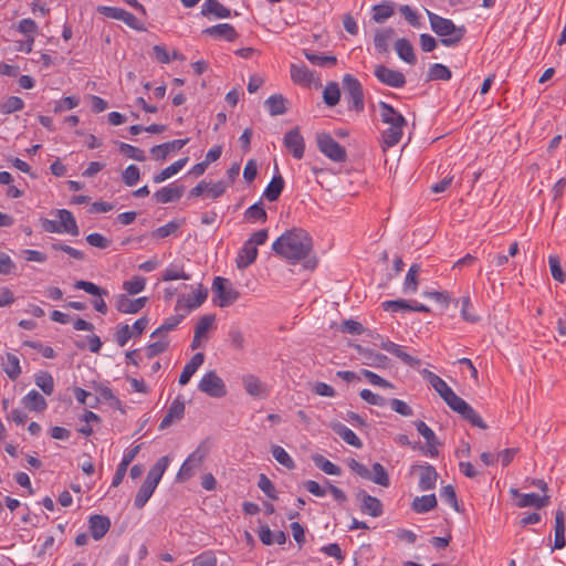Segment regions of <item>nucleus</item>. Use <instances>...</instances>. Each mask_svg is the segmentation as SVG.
Segmentation results:
<instances>
[{"mask_svg":"<svg viewBox=\"0 0 566 566\" xmlns=\"http://www.w3.org/2000/svg\"><path fill=\"white\" fill-rule=\"evenodd\" d=\"M213 303L219 307L232 305L240 296L239 291L232 287L231 283L221 276H216L212 283Z\"/></svg>","mask_w":566,"mask_h":566,"instance_id":"obj_6","label":"nucleus"},{"mask_svg":"<svg viewBox=\"0 0 566 566\" xmlns=\"http://www.w3.org/2000/svg\"><path fill=\"white\" fill-rule=\"evenodd\" d=\"M284 146L296 159H302L305 151L304 138L298 127L289 130L283 138Z\"/></svg>","mask_w":566,"mask_h":566,"instance_id":"obj_13","label":"nucleus"},{"mask_svg":"<svg viewBox=\"0 0 566 566\" xmlns=\"http://www.w3.org/2000/svg\"><path fill=\"white\" fill-rule=\"evenodd\" d=\"M380 347L390 353L391 355L396 356L397 358H399L402 363H405L406 365L410 366V367H419L421 365V360L419 358H416L411 355H409L408 353H406L403 349H402V346L391 342V340H385V342H381L380 344Z\"/></svg>","mask_w":566,"mask_h":566,"instance_id":"obj_22","label":"nucleus"},{"mask_svg":"<svg viewBox=\"0 0 566 566\" xmlns=\"http://www.w3.org/2000/svg\"><path fill=\"white\" fill-rule=\"evenodd\" d=\"M313 249L310 233L302 228H292L282 233L272 244V250L291 264L305 260L304 266L313 270L316 259H308Z\"/></svg>","mask_w":566,"mask_h":566,"instance_id":"obj_1","label":"nucleus"},{"mask_svg":"<svg viewBox=\"0 0 566 566\" xmlns=\"http://www.w3.org/2000/svg\"><path fill=\"white\" fill-rule=\"evenodd\" d=\"M119 150L122 154H124L126 157L135 159L137 161H145L146 155L145 151L138 147H135L133 145L126 144V143H119Z\"/></svg>","mask_w":566,"mask_h":566,"instance_id":"obj_59","label":"nucleus"},{"mask_svg":"<svg viewBox=\"0 0 566 566\" xmlns=\"http://www.w3.org/2000/svg\"><path fill=\"white\" fill-rule=\"evenodd\" d=\"M74 287L77 290H83L86 293L94 295V296H98V297L108 296L107 290H104L90 281H84V280L76 281L74 284Z\"/></svg>","mask_w":566,"mask_h":566,"instance_id":"obj_51","label":"nucleus"},{"mask_svg":"<svg viewBox=\"0 0 566 566\" xmlns=\"http://www.w3.org/2000/svg\"><path fill=\"white\" fill-rule=\"evenodd\" d=\"M258 254V248L253 247L252 242L245 241L243 247L238 252L235 259L237 268L240 270L247 269L256 260Z\"/></svg>","mask_w":566,"mask_h":566,"instance_id":"obj_26","label":"nucleus"},{"mask_svg":"<svg viewBox=\"0 0 566 566\" xmlns=\"http://www.w3.org/2000/svg\"><path fill=\"white\" fill-rule=\"evenodd\" d=\"M56 216L59 217V220H60V232L61 233H69L74 237L80 234V230H78L76 220L70 210L59 209V210H56Z\"/></svg>","mask_w":566,"mask_h":566,"instance_id":"obj_27","label":"nucleus"},{"mask_svg":"<svg viewBox=\"0 0 566 566\" xmlns=\"http://www.w3.org/2000/svg\"><path fill=\"white\" fill-rule=\"evenodd\" d=\"M39 27L36 22L30 18L20 20L18 24V31L25 38H35Z\"/></svg>","mask_w":566,"mask_h":566,"instance_id":"obj_62","label":"nucleus"},{"mask_svg":"<svg viewBox=\"0 0 566 566\" xmlns=\"http://www.w3.org/2000/svg\"><path fill=\"white\" fill-rule=\"evenodd\" d=\"M332 430L338 434L346 443L349 446H353L355 448H361L363 442L361 440L356 436V433L347 428L342 422H333L331 423Z\"/></svg>","mask_w":566,"mask_h":566,"instance_id":"obj_31","label":"nucleus"},{"mask_svg":"<svg viewBox=\"0 0 566 566\" xmlns=\"http://www.w3.org/2000/svg\"><path fill=\"white\" fill-rule=\"evenodd\" d=\"M356 497L361 502L360 511L373 517H379L384 513V506L379 499L369 495L365 490H359Z\"/></svg>","mask_w":566,"mask_h":566,"instance_id":"obj_14","label":"nucleus"},{"mask_svg":"<svg viewBox=\"0 0 566 566\" xmlns=\"http://www.w3.org/2000/svg\"><path fill=\"white\" fill-rule=\"evenodd\" d=\"M186 315L187 314L172 315L166 318L165 322L151 333L150 337L154 338L157 336H161L170 331H174L181 323Z\"/></svg>","mask_w":566,"mask_h":566,"instance_id":"obj_45","label":"nucleus"},{"mask_svg":"<svg viewBox=\"0 0 566 566\" xmlns=\"http://www.w3.org/2000/svg\"><path fill=\"white\" fill-rule=\"evenodd\" d=\"M203 34L214 39H223L228 42H233L238 39L239 34L233 25L229 23H220L209 27L202 31Z\"/></svg>","mask_w":566,"mask_h":566,"instance_id":"obj_24","label":"nucleus"},{"mask_svg":"<svg viewBox=\"0 0 566 566\" xmlns=\"http://www.w3.org/2000/svg\"><path fill=\"white\" fill-rule=\"evenodd\" d=\"M201 13L205 17L214 15L218 19H226L231 15L230 9L226 8L218 0H205Z\"/></svg>","mask_w":566,"mask_h":566,"instance_id":"obj_30","label":"nucleus"},{"mask_svg":"<svg viewBox=\"0 0 566 566\" xmlns=\"http://www.w3.org/2000/svg\"><path fill=\"white\" fill-rule=\"evenodd\" d=\"M24 102L22 98L18 96H10L4 102L0 104V111L2 114H12L14 112H19L23 109Z\"/></svg>","mask_w":566,"mask_h":566,"instance_id":"obj_55","label":"nucleus"},{"mask_svg":"<svg viewBox=\"0 0 566 566\" xmlns=\"http://www.w3.org/2000/svg\"><path fill=\"white\" fill-rule=\"evenodd\" d=\"M146 280L142 276H133L130 280L123 283V289L130 295H136L144 291Z\"/></svg>","mask_w":566,"mask_h":566,"instance_id":"obj_57","label":"nucleus"},{"mask_svg":"<svg viewBox=\"0 0 566 566\" xmlns=\"http://www.w3.org/2000/svg\"><path fill=\"white\" fill-rule=\"evenodd\" d=\"M4 371L11 380H17L21 375L20 360L14 354L7 353Z\"/></svg>","mask_w":566,"mask_h":566,"instance_id":"obj_49","label":"nucleus"},{"mask_svg":"<svg viewBox=\"0 0 566 566\" xmlns=\"http://www.w3.org/2000/svg\"><path fill=\"white\" fill-rule=\"evenodd\" d=\"M399 12L408 21V23L411 27H413V28L421 27L419 13L416 10H413L410 6H408V4L399 6Z\"/></svg>","mask_w":566,"mask_h":566,"instance_id":"obj_61","label":"nucleus"},{"mask_svg":"<svg viewBox=\"0 0 566 566\" xmlns=\"http://www.w3.org/2000/svg\"><path fill=\"white\" fill-rule=\"evenodd\" d=\"M286 98L282 94L271 95L264 104L271 116H279L286 113Z\"/></svg>","mask_w":566,"mask_h":566,"instance_id":"obj_36","label":"nucleus"},{"mask_svg":"<svg viewBox=\"0 0 566 566\" xmlns=\"http://www.w3.org/2000/svg\"><path fill=\"white\" fill-rule=\"evenodd\" d=\"M448 406L454 411L461 415L463 419L469 421L472 426L486 429L485 422L482 418L475 412V410L461 397L457 395V397L452 398Z\"/></svg>","mask_w":566,"mask_h":566,"instance_id":"obj_9","label":"nucleus"},{"mask_svg":"<svg viewBox=\"0 0 566 566\" xmlns=\"http://www.w3.org/2000/svg\"><path fill=\"white\" fill-rule=\"evenodd\" d=\"M417 431L424 438L427 449L424 451L426 454H429L432 458L438 457L439 451L438 447L441 442L438 440L436 433L431 428H429L426 422L422 420H417L413 422Z\"/></svg>","mask_w":566,"mask_h":566,"instance_id":"obj_16","label":"nucleus"},{"mask_svg":"<svg viewBox=\"0 0 566 566\" xmlns=\"http://www.w3.org/2000/svg\"><path fill=\"white\" fill-rule=\"evenodd\" d=\"M378 107L381 122L388 126L381 133L384 149H386L400 142L407 120L402 114L384 101L378 103Z\"/></svg>","mask_w":566,"mask_h":566,"instance_id":"obj_2","label":"nucleus"},{"mask_svg":"<svg viewBox=\"0 0 566 566\" xmlns=\"http://www.w3.org/2000/svg\"><path fill=\"white\" fill-rule=\"evenodd\" d=\"M452 76L451 71L441 63H434L430 66L429 73H428V80H442V81H449Z\"/></svg>","mask_w":566,"mask_h":566,"instance_id":"obj_52","label":"nucleus"},{"mask_svg":"<svg viewBox=\"0 0 566 566\" xmlns=\"http://www.w3.org/2000/svg\"><path fill=\"white\" fill-rule=\"evenodd\" d=\"M510 493L513 497L517 499L516 506L524 507H535L543 509L546 507L551 503V497L547 494L539 496L536 493H521L517 489L512 488Z\"/></svg>","mask_w":566,"mask_h":566,"instance_id":"obj_10","label":"nucleus"},{"mask_svg":"<svg viewBox=\"0 0 566 566\" xmlns=\"http://www.w3.org/2000/svg\"><path fill=\"white\" fill-rule=\"evenodd\" d=\"M291 78L296 84L307 86L313 82V73L305 64H292Z\"/></svg>","mask_w":566,"mask_h":566,"instance_id":"obj_33","label":"nucleus"},{"mask_svg":"<svg viewBox=\"0 0 566 566\" xmlns=\"http://www.w3.org/2000/svg\"><path fill=\"white\" fill-rule=\"evenodd\" d=\"M22 402L31 411L42 412L48 408L46 400L36 390H31L24 396Z\"/></svg>","mask_w":566,"mask_h":566,"instance_id":"obj_32","label":"nucleus"},{"mask_svg":"<svg viewBox=\"0 0 566 566\" xmlns=\"http://www.w3.org/2000/svg\"><path fill=\"white\" fill-rule=\"evenodd\" d=\"M437 497L434 494L417 496L412 503L411 509L418 514L427 513L437 506Z\"/></svg>","mask_w":566,"mask_h":566,"instance_id":"obj_38","label":"nucleus"},{"mask_svg":"<svg viewBox=\"0 0 566 566\" xmlns=\"http://www.w3.org/2000/svg\"><path fill=\"white\" fill-rule=\"evenodd\" d=\"M147 303V297H138L136 300H130L126 294H119L116 296L115 307L118 312L124 314H136L138 313Z\"/></svg>","mask_w":566,"mask_h":566,"instance_id":"obj_18","label":"nucleus"},{"mask_svg":"<svg viewBox=\"0 0 566 566\" xmlns=\"http://www.w3.org/2000/svg\"><path fill=\"white\" fill-rule=\"evenodd\" d=\"M304 55L312 64L318 66H335L337 63V59L334 55H321L310 51H305Z\"/></svg>","mask_w":566,"mask_h":566,"instance_id":"obj_48","label":"nucleus"},{"mask_svg":"<svg viewBox=\"0 0 566 566\" xmlns=\"http://www.w3.org/2000/svg\"><path fill=\"white\" fill-rule=\"evenodd\" d=\"M423 374L429 381V384L433 387V389L440 395V397L448 405L452 400V398L457 397V394L448 386V384L440 378L438 375L429 371L427 369L423 370Z\"/></svg>","mask_w":566,"mask_h":566,"instance_id":"obj_20","label":"nucleus"},{"mask_svg":"<svg viewBox=\"0 0 566 566\" xmlns=\"http://www.w3.org/2000/svg\"><path fill=\"white\" fill-rule=\"evenodd\" d=\"M185 191L184 186L169 185L160 188L154 193V199L157 203H169L178 201Z\"/></svg>","mask_w":566,"mask_h":566,"instance_id":"obj_25","label":"nucleus"},{"mask_svg":"<svg viewBox=\"0 0 566 566\" xmlns=\"http://www.w3.org/2000/svg\"><path fill=\"white\" fill-rule=\"evenodd\" d=\"M228 340L231 348L235 350H243L244 348V335L239 326H231L228 332Z\"/></svg>","mask_w":566,"mask_h":566,"instance_id":"obj_54","label":"nucleus"},{"mask_svg":"<svg viewBox=\"0 0 566 566\" xmlns=\"http://www.w3.org/2000/svg\"><path fill=\"white\" fill-rule=\"evenodd\" d=\"M208 297V290L203 287L201 284L198 286V289L193 292L192 297L188 296H181L177 300L176 303V311L185 310L186 314H188L190 311L201 306V304L207 300Z\"/></svg>","mask_w":566,"mask_h":566,"instance_id":"obj_15","label":"nucleus"},{"mask_svg":"<svg viewBox=\"0 0 566 566\" xmlns=\"http://www.w3.org/2000/svg\"><path fill=\"white\" fill-rule=\"evenodd\" d=\"M185 402L180 399V397L174 399L168 407L165 417L159 423V430H165L172 426L176 421L181 420L185 416Z\"/></svg>","mask_w":566,"mask_h":566,"instance_id":"obj_17","label":"nucleus"},{"mask_svg":"<svg viewBox=\"0 0 566 566\" xmlns=\"http://www.w3.org/2000/svg\"><path fill=\"white\" fill-rule=\"evenodd\" d=\"M374 75L377 77L379 82L390 87L400 88L403 87L406 84V77L402 72L391 70L381 64L376 65L374 70Z\"/></svg>","mask_w":566,"mask_h":566,"instance_id":"obj_12","label":"nucleus"},{"mask_svg":"<svg viewBox=\"0 0 566 566\" xmlns=\"http://www.w3.org/2000/svg\"><path fill=\"white\" fill-rule=\"evenodd\" d=\"M35 385L48 396L54 392V379L48 371H40L34 376Z\"/></svg>","mask_w":566,"mask_h":566,"instance_id":"obj_44","label":"nucleus"},{"mask_svg":"<svg viewBox=\"0 0 566 566\" xmlns=\"http://www.w3.org/2000/svg\"><path fill=\"white\" fill-rule=\"evenodd\" d=\"M140 178V170L136 165H129L122 174L123 182L128 186H135Z\"/></svg>","mask_w":566,"mask_h":566,"instance_id":"obj_63","label":"nucleus"},{"mask_svg":"<svg viewBox=\"0 0 566 566\" xmlns=\"http://www.w3.org/2000/svg\"><path fill=\"white\" fill-rule=\"evenodd\" d=\"M340 98L339 86L335 82H331L326 85L323 92V99L327 106H335L338 104Z\"/></svg>","mask_w":566,"mask_h":566,"instance_id":"obj_46","label":"nucleus"},{"mask_svg":"<svg viewBox=\"0 0 566 566\" xmlns=\"http://www.w3.org/2000/svg\"><path fill=\"white\" fill-rule=\"evenodd\" d=\"M188 160V157L180 158L170 166H168L167 168L163 169L160 172L156 174L153 177L154 182L160 184L169 179L174 175L178 174L187 165Z\"/></svg>","mask_w":566,"mask_h":566,"instance_id":"obj_35","label":"nucleus"},{"mask_svg":"<svg viewBox=\"0 0 566 566\" xmlns=\"http://www.w3.org/2000/svg\"><path fill=\"white\" fill-rule=\"evenodd\" d=\"M198 389L212 398H222L227 395L224 381L214 370H210L202 376Z\"/></svg>","mask_w":566,"mask_h":566,"instance_id":"obj_8","label":"nucleus"},{"mask_svg":"<svg viewBox=\"0 0 566 566\" xmlns=\"http://www.w3.org/2000/svg\"><path fill=\"white\" fill-rule=\"evenodd\" d=\"M243 386L245 391L251 396H260L261 395V381L258 377L253 375H248L243 378Z\"/></svg>","mask_w":566,"mask_h":566,"instance_id":"obj_64","label":"nucleus"},{"mask_svg":"<svg viewBox=\"0 0 566 566\" xmlns=\"http://www.w3.org/2000/svg\"><path fill=\"white\" fill-rule=\"evenodd\" d=\"M318 149L331 160L343 163L347 158L346 149L329 134L321 133L316 137Z\"/></svg>","mask_w":566,"mask_h":566,"instance_id":"obj_7","label":"nucleus"},{"mask_svg":"<svg viewBox=\"0 0 566 566\" xmlns=\"http://www.w3.org/2000/svg\"><path fill=\"white\" fill-rule=\"evenodd\" d=\"M181 222L172 220L168 222L167 224L157 228L151 232L153 238L156 239H165L171 234H175L178 229L180 228Z\"/></svg>","mask_w":566,"mask_h":566,"instance_id":"obj_58","label":"nucleus"},{"mask_svg":"<svg viewBox=\"0 0 566 566\" xmlns=\"http://www.w3.org/2000/svg\"><path fill=\"white\" fill-rule=\"evenodd\" d=\"M169 464V458L167 455L161 457L148 471L147 476L140 485L135 500L134 505L137 509H143L148 500L155 492L159 481L161 480L165 471Z\"/></svg>","mask_w":566,"mask_h":566,"instance_id":"obj_3","label":"nucleus"},{"mask_svg":"<svg viewBox=\"0 0 566 566\" xmlns=\"http://www.w3.org/2000/svg\"><path fill=\"white\" fill-rule=\"evenodd\" d=\"M395 50L398 56L408 64L416 63V55L413 52V46L409 42V40L401 38L398 39L395 43Z\"/></svg>","mask_w":566,"mask_h":566,"instance_id":"obj_34","label":"nucleus"},{"mask_svg":"<svg viewBox=\"0 0 566 566\" xmlns=\"http://www.w3.org/2000/svg\"><path fill=\"white\" fill-rule=\"evenodd\" d=\"M420 471L419 476V489L421 491H428L436 488V482L438 479L437 470L431 464L418 465L416 467Z\"/></svg>","mask_w":566,"mask_h":566,"instance_id":"obj_29","label":"nucleus"},{"mask_svg":"<svg viewBox=\"0 0 566 566\" xmlns=\"http://www.w3.org/2000/svg\"><path fill=\"white\" fill-rule=\"evenodd\" d=\"M565 546V517L563 511L558 510L555 514V539L553 549H562Z\"/></svg>","mask_w":566,"mask_h":566,"instance_id":"obj_37","label":"nucleus"},{"mask_svg":"<svg viewBox=\"0 0 566 566\" xmlns=\"http://www.w3.org/2000/svg\"><path fill=\"white\" fill-rule=\"evenodd\" d=\"M283 189H284V179L279 174V175H275L272 178V180L270 181V184L265 188V190L263 192V196H264L265 199H268L269 201L273 202V201H276L280 198Z\"/></svg>","mask_w":566,"mask_h":566,"instance_id":"obj_39","label":"nucleus"},{"mask_svg":"<svg viewBox=\"0 0 566 566\" xmlns=\"http://www.w3.org/2000/svg\"><path fill=\"white\" fill-rule=\"evenodd\" d=\"M189 143V138L175 139L160 145H156L150 149V154L156 160H165L171 153L180 150Z\"/></svg>","mask_w":566,"mask_h":566,"instance_id":"obj_19","label":"nucleus"},{"mask_svg":"<svg viewBox=\"0 0 566 566\" xmlns=\"http://www.w3.org/2000/svg\"><path fill=\"white\" fill-rule=\"evenodd\" d=\"M395 14V2L384 1L373 7V19L377 23H384Z\"/></svg>","mask_w":566,"mask_h":566,"instance_id":"obj_40","label":"nucleus"},{"mask_svg":"<svg viewBox=\"0 0 566 566\" xmlns=\"http://www.w3.org/2000/svg\"><path fill=\"white\" fill-rule=\"evenodd\" d=\"M191 275L186 273L182 265L169 264L161 274V281L190 280Z\"/></svg>","mask_w":566,"mask_h":566,"instance_id":"obj_41","label":"nucleus"},{"mask_svg":"<svg viewBox=\"0 0 566 566\" xmlns=\"http://www.w3.org/2000/svg\"><path fill=\"white\" fill-rule=\"evenodd\" d=\"M271 453L273 458L283 467L287 469H294L295 463L290 454L280 446H273L271 449Z\"/></svg>","mask_w":566,"mask_h":566,"instance_id":"obj_56","label":"nucleus"},{"mask_svg":"<svg viewBox=\"0 0 566 566\" xmlns=\"http://www.w3.org/2000/svg\"><path fill=\"white\" fill-rule=\"evenodd\" d=\"M369 480L385 488H388L390 484L389 475L386 469L378 462L373 464V473Z\"/></svg>","mask_w":566,"mask_h":566,"instance_id":"obj_53","label":"nucleus"},{"mask_svg":"<svg viewBox=\"0 0 566 566\" xmlns=\"http://www.w3.org/2000/svg\"><path fill=\"white\" fill-rule=\"evenodd\" d=\"M354 347L357 350V353L361 356L364 365L375 368H384L387 366L388 357L386 355L376 353L358 344L355 345Z\"/></svg>","mask_w":566,"mask_h":566,"instance_id":"obj_23","label":"nucleus"},{"mask_svg":"<svg viewBox=\"0 0 566 566\" xmlns=\"http://www.w3.org/2000/svg\"><path fill=\"white\" fill-rule=\"evenodd\" d=\"M394 33L395 31L392 28L376 31L374 44L378 53H386L388 51V42Z\"/></svg>","mask_w":566,"mask_h":566,"instance_id":"obj_43","label":"nucleus"},{"mask_svg":"<svg viewBox=\"0 0 566 566\" xmlns=\"http://www.w3.org/2000/svg\"><path fill=\"white\" fill-rule=\"evenodd\" d=\"M244 218L251 222H255V221L265 222L268 219V213H266L265 209L263 208L262 203L256 202V203L252 205L251 207H249L244 211Z\"/></svg>","mask_w":566,"mask_h":566,"instance_id":"obj_47","label":"nucleus"},{"mask_svg":"<svg viewBox=\"0 0 566 566\" xmlns=\"http://www.w3.org/2000/svg\"><path fill=\"white\" fill-rule=\"evenodd\" d=\"M90 531L94 539L98 541L103 538L106 533L109 531L111 521L105 515H92L90 517Z\"/></svg>","mask_w":566,"mask_h":566,"instance_id":"obj_28","label":"nucleus"},{"mask_svg":"<svg viewBox=\"0 0 566 566\" xmlns=\"http://www.w3.org/2000/svg\"><path fill=\"white\" fill-rule=\"evenodd\" d=\"M205 459V452L200 449L193 451L182 463L177 478L180 481H186L193 475L195 468H198Z\"/></svg>","mask_w":566,"mask_h":566,"instance_id":"obj_21","label":"nucleus"},{"mask_svg":"<svg viewBox=\"0 0 566 566\" xmlns=\"http://www.w3.org/2000/svg\"><path fill=\"white\" fill-rule=\"evenodd\" d=\"M421 271V266L418 263H413L405 277L403 292L416 293L418 290V274Z\"/></svg>","mask_w":566,"mask_h":566,"instance_id":"obj_42","label":"nucleus"},{"mask_svg":"<svg viewBox=\"0 0 566 566\" xmlns=\"http://www.w3.org/2000/svg\"><path fill=\"white\" fill-rule=\"evenodd\" d=\"M216 321L214 315H203L195 326L196 338H201L212 327Z\"/></svg>","mask_w":566,"mask_h":566,"instance_id":"obj_60","label":"nucleus"},{"mask_svg":"<svg viewBox=\"0 0 566 566\" xmlns=\"http://www.w3.org/2000/svg\"><path fill=\"white\" fill-rule=\"evenodd\" d=\"M343 88L348 103V108L360 113L365 108L364 90L360 82L352 74L343 77Z\"/></svg>","mask_w":566,"mask_h":566,"instance_id":"obj_5","label":"nucleus"},{"mask_svg":"<svg viewBox=\"0 0 566 566\" xmlns=\"http://www.w3.org/2000/svg\"><path fill=\"white\" fill-rule=\"evenodd\" d=\"M315 465L321 469L323 472L329 475H339L342 470L338 465L334 464L323 455H315L313 458Z\"/></svg>","mask_w":566,"mask_h":566,"instance_id":"obj_50","label":"nucleus"},{"mask_svg":"<svg viewBox=\"0 0 566 566\" xmlns=\"http://www.w3.org/2000/svg\"><path fill=\"white\" fill-rule=\"evenodd\" d=\"M97 11L107 18L123 21L125 24H127L129 28L134 30H144L143 25L137 20V18L122 8L101 6L97 8Z\"/></svg>","mask_w":566,"mask_h":566,"instance_id":"obj_11","label":"nucleus"},{"mask_svg":"<svg viewBox=\"0 0 566 566\" xmlns=\"http://www.w3.org/2000/svg\"><path fill=\"white\" fill-rule=\"evenodd\" d=\"M432 31L441 36V43L446 46L457 45L464 36L465 29L457 27L452 20L442 18L429 10H426Z\"/></svg>","mask_w":566,"mask_h":566,"instance_id":"obj_4","label":"nucleus"}]
</instances>
